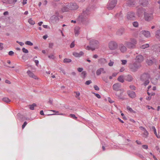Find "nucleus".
<instances>
[{"instance_id":"f257e3e1","label":"nucleus","mask_w":160,"mask_h":160,"mask_svg":"<svg viewBox=\"0 0 160 160\" xmlns=\"http://www.w3.org/2000/svg\"><path fill=\"white\" fill-rule=\"evenodd\" d=\"M137 44V41L134 38H131L130 41H126L124 42L125 45L129 48H135Z\"/></svg>"},{"instance_id":"f03ea898","label":"nucleus","mask_w":160,"mask_h":160,"mask_svg":"<svg viewBox=\"0 0 160 160\" xmlns=\"http://www.w3.org/2000/svg\"><path fill=\"white\" fill-rule=\"evenodd\" d=\"M150 78V76L148 73H145L142 74L141 76L140 80L142 82H144L143 85L146 86L148 85L149 82V78Z\"/></svg>"},{"instance_id":"7ed1b4c3","label":"nucleus","mask_w":160,"mask_h":160,"mask_svg":"<svg viewBox=\"0 0 160 160\" xmlns=\"http://www.w3.org/2000/svg\"><path fill=\"white\" fill-rule=\"evenodd\" d=\"M142 66L141 64L140 63H137L134 62L132 64L129 65V68L130 70L133 72H137L138 69L140 68Z\"/></svg>"},{"instance_id":"20e7f679","label":"nucleus","mask_w":160,"mask_h":160,"mask_svg":"<svg viewBox=\"0 0 160 160\" xmlns=\"http://www.w3.org/2000/svg\"><path fill=\"white\" fill-rule=\"evenodd\" d=\"M88 15V10L84 11L79 16V19L82 22L86 21L87 19V16Z\"/></svg>"},{"instance_id":"39448f33","label":"nucleus","mask_w":160,"mask_h":160,"mask_svg":"<svg viewBox=\"0 0 160 160\" xmlns=\"http://www.w3.org/2000/svg\"><path fill=\"white\" fill-rule=\"evenodd\" d=\"M90 45L91 46L92 51L94 50L96 48H98L99 45V42L96 40H93L90 41Z\"/></svg>"},{"instance_id":"423d86ee","label":"nucleus","mask_w":160,"mask_h":160,"mask_svg":"<svg viewBox=\"0 0 160 160\" xmlns=\"http://www.w3.org/2000/svg\"><path fill=\"white\" fill-rule=\"evenodd\" d=\"M117 1L116 0H112L110 1L107 6V8L109 10L112 9L115 6Z\"/></svg>"},{"instance_id":"0eeeda50","label":"nucleus","mask_w":160,"mask_h":160,"mask_svg":"<svg viewBox=\"0 0 160 160\" xmlns=\"http://www.w3.org/2000/svg\"><path fill=\"white\" fill-rule=\"evenodd\" d=\"M117 43L115 41H111L108 43V47L111 50H114L118 48Z\"/></svg>"},{"instance_id":"6e6552de","label":"nucleus","mask_w":160,"mask_h":160,"mask_svg":"<svg viewBox=\"0 0 160 160\" xmlns=\"http://www.w3.org/2000/svg\"><path fill=\"white\" fill-rule=\"evenodd\" d=\"M126 18L128 20H134L135 18V13L131 11L128 12L126 15Z\"/></svg>"},{"instance_id":"1a4fd4ad","label":"nucleus","mask_w":160,"mask_h":160,"mask_svg":"<svg viewBox=\"0 0 160 160\" xmlns=\"http://www.w3.org/2000/svg\"><path fill=\"white\" fill-rule=\"evenodd\" d=\"M144 16L145 20L149 21L153 18L152 13H148L147 12H144Z\"/></svg>"},{"instance_id":"9d476101","label":"nucleus","mask_w":160,"mask_h":160,"mask_svg":"<svg viewBox=\"0 0 160 160\" xmlns=\"http://www.w3.org/2000/svg\"><path fill=\"white\" fill-rule=\"evenodd\" d=\"M135 60V62L141 64L144 60V57L142 55L140 54L136 56Z\"/></svg>"},{"instance_id":"9b49d317","label":"nucleus","mask_w":160,"mask_h":160,"mask_svg":"<svg viewBox=\"0 0 160 160\" xmlns=\"http://www.w3.org/2000/svg\"><path fill=\"white\" fill-rule=\"evenodd\" d=\"M68 6H69L70 10H75L78 8V6L77 4L74 2L68 3Z\"/></svg>"},{"instance_id":"f8f14e48","label":"nucleus","mask_w":160,"mask_h":160,"mask_svg":"<svg viewBox=\"0 0 160 160\" xmlns=\"http://www.w3.org/2000/svg\"><path fill=\"white\" fill-rule=\"evenodd\" d=\"M50 21L53 23L58 22L59 20L58 17L54 15L52 16L50 18Z\"/></svg>"},{"instance_id":"ddd939ff","label":"nucleus","mask_w":160,"mask_h":160,"mask_svg":"<svg viewBox=\"0 0 160 160\" xmlns=\"http://www.w3.org/2000/svg\"><path fill=\"white\" fill-rule=\"evenodd\" d=\"M61 10L63 12H68L70 10L69 6H68V4L62 5Z\"/></svg>"},{"instance_id":"4468645a","label":"nucleus","mask_w":160,"mask_h":160,"mask_svg":"<svg viewBox=\"0 0 160 160\" xmlns=\"http://www.w3.org/2000/svg\"><path fill=\"white\" fill-rule=\"evenodd\" d=\"M121 85L119 83H116L114 84L112 86L113 89L115 91H118L120 90Z\"/></svg>"},{"instance_id":"2eb2a0df","label":"nucleus","mask_w":160,"mask_h":160,"mask_svg":"<svg viewBox=\"0 0 160 160\" xmlns=\"http://www.w3.org/2000/svg\"><path fill=\"white\" fill-rule=\"evenodd\" d=\"M119 48L120 51L122 53L125 52L127 50V48L122 44L119 45Z\"/></svg>"},{"instance_id":"dca6fc26","label":"nucleus","mask_w":160,"mask_h":160,"mask_svg":"<svg viewBox=\"0 0 160 160\" xmlns=\"http://www.w3.org/2000/svg\"><path fill=\"white\" fill-rule=\"evenodd\" d=\"M140 33L146 38H148L150 36V33L148 31L142 30L141 32Z\"/></svg>"},{"instance_id":"f3484780","label":"nucleus","mask_w":160,"mask_h":160,"mask_svg":"<svg viewBox=\"0 0 160 160\" xmlns=\"http://www.w3.org/2000/svg\"><path fill=\"white\" fill-rule=\"evenodd\" d=\"M145 9L142 8H139L138 9L137 11V14L138 16L140 17L142 13L144 12Z\"/></svg>"},{"instance_id":"a211bd4d","label":"nucleus","mask_w":160,"mask_h":160,"mask_svg":"<svg viewBox=\"0 0 160 160\" xmlns=\"http://www.w3.org/2000/svg\"><path fill=\"white\" fill-rule=\"evenodd\" d=\"M128 95L131 98H134L136 97L135 92L132 91H128L127 92Z\"/></svg>"},{"instance_id":"6ab92c4d","label":"nucleus","mask_w":160,"mask_h":160,"mask_svg":"<svg viewBox=\"0 0 160 160\" xmlns=\"http://www.w3.org/2000/svg\"><path fill=\"white\" fill-rule=\"evenodd\" d=\"M140 4L143 6H146L148 4V1L147 0H140Z\"/></svg>"},{"instance_id":"aec40b11","label":"nucleus","mask_w":160,"mask_h":160,"mask_svg":"<svg viewBox=\"0 0 160 160\" xmlns=\"http://www.w3.org/2000/svg\"><path fill=\"white\" fill-rule=\"evenodd\" d=\"M155 61V60L154 58H153L152 59H147L146 60V63L149 65H152L153 64Z\"/></svg>"},{"instance_id":"412c9836","label":"nucleus","mask_w":160,"mask_h":160,"mask_svg":"<svg viewBox=\"0 0 160 160\" xmlns=\"http://www.w3.org/2000/svg\"><path fill=\"white\" fill-rule=\"evenodd\" d=\"M80 29V28L78 27H76L75 28L74 32L76 36L77 37L79 35Z\"/></svg>"},{"instance_id":"4be33fe9","label":"nucleus","mask_w":160,"mask_h":160,"mask_svg":"<svg viewBox=\"0 0 160 160\" xmlns=\"http://www.w3.org/2000/svg\"><path fill=\"white\" fill-rule=\"evenodd\" d=\"M125 80L128 82H131L133 80L132 76L130 75H128L125 76Z\"/></svg>"},{"instance_id":"5701e85b","label":"nucleus","mask_w":160,"mask_h":160,"mask_svg":"<svg viewBox=\"0 0 160 160\" xmlns=\"http://www.w3.org/2000/svg\"><path fill=\"white\" fill-rule=\"evenodd\" d=\"M27 73L30 77H32L35 79H36V76L30 70H28L27 72Z\"/></svg>"},{"instance_id":"b1692460","label":"nucleus","mask_w":160,"mask_h":160,"mask_svg":"<svg viewBox=\"0 0 160 160\" xmlns=\"http://www.w3.org/2000/svg\"><path fill=\"white\" fill-rule=\"evenodd\" d=\"M135 3V0H130L128 1L127 4L130 6H132Z\"/></svg>"},{"instance_id":"393cba45","label":"nucleus","mask_w":160,"mask_h":160,"mask_svg":"<svg viewBox=\"0 0 160 160\" xmlns=\"http://www.w3.org/2000/svg\"><path fill=\"white\" fill-rule=\"evenodd\" d=\"M98 62L101 64H104L106 63V60L105 58H101L99 59Z\"/></svg>"},{"instance_id":"a878e982","label":"nucleus","mask_w":160,"mask_h":160,"mask_svg":"<svg viewBox=\"0 0 160 160\" xmlns=\"http://www.w3.org/2000/svg\"><path fill=\"white\" fill-rule=\"evenodd\" d=\"M124 32V30L123 29H118L116 33L117 35L121 36L122 35Z\"/></svg>"},{"instance_id":"bb28decb","label":"nucleus","mask_w":160,"mask_h":160,"mask_svg":"<svg viewBox=\"0 0 160 160\" xmlns=\"http://www.w3.org/2000/svg\"><path fill=\"white\" fill-rule=\"evenodd\" d=\"M155 36L157 38L160 39V30H157L156 32Z\"/></svg>"},{"instance_id":"cd10ccee","label":"nucleus","mask_w":160,"mask_h":160,"mask_svg":"<svg viewBox=\"0 0 160 160\" xmlns=\"http://www.w3.org/2000/svg\"><path fill=\"white\" fill-rule=\"evenodd\" d=\"M118 80L121 82H124L123 76H119L118 78Z\"/></svg>"},{"instance_id":"c85d7f7f","label":"nucleus","mask_w":160,"mask_h":160,"mask_svg":"<svg viewBox=\"0 0 160 160\" xmlns=\"http://www.w3.org/2000/svg\"><path fill=\"white\" fill-rule=\"evenodd\" d=\"M29 23L32 25H33L35 24V21L32 19V18H29L28 21Z\"/></svg>"},{"instance_id":"c756f323","label":"nucleus","mask_w":160,"mask_h":160,"mask_svg":"<svg viewBox=\"0 0 160 160\" xmlns=\"http://www.w3.org/2000/svg\"><path fill=\"white\" fill-rule=\"evenodd\" d=\"M2 100L6 103H9L11 100L8 98H2Z\"/></svg>"},{"instance_id":"7c9ffc66","label":"nucleus","mask_w":160,"mask_h":160,"mask_svg":"<svg viewBox=\"0 0 160 160\" xmlns=\"http://www.w3.org/2000/svg\"><path fill=\"white\" fill-rule=\"evenodd\" d=\"M72 60L71 59L69 58H65L63 60V62L64 63H69L71 62Z\"/></svg>"},{"instance_id":"2f4dec72","label":"nucleus","mask_w":160,"mask_h":160,"mask_svg":"<svg viewBox=\"0 0 160 160\" xmlns=\"http://www.w3.org/2000/svg\"><path fill=\"white\" fill-rule=\"evenodd\" d=\"M149 47V45L148 44H145L141 46L140 48L142 49H145V48H148Z\"/></svg>"},{"instance_id":"473e14b6","label":"nucleus","mask_w":160,"mask_h":160,"mask_svg":"<svg viewBox=\"0 0 160 160\" xmlns=\"http://www.w3.org/2000/svg\"><path fill=\"white\" fill-rule=\"evenodd\" d=\"M29 108L32 110L34 109V107L36 106V104L35 103H33L32 105L29 106Z\"/></svg>"},{"instance_id":"72a5a7b5","label":"nucleus","mask_w":160,"mask_h":160,"mask_svg":"<svg viewBox=\"0 0 160 160\" xmlns=\"http://www.w3.org/2000/svg\"><path fill=\"white\" fill-rule=\"evenodd\" d=\"M143 137L146 138L147 137L148 135V132L146 130L145 131H143Z\"/></svg>"},{"instance_id":"f704fd0d","label":"nucleus","mask_w":160,"mask_h":160,"mask_svg":"<svg viewBox=\"0 0 160 160\" xmlns=\"http://www.w3.org/2000/svg\"><path fill=\"white\" fill-rule=\"evenodd\" d=\"M25 44L29 46H32L33 45V43L30 41H27L26 42Z\"/></svg>"},{"instance_id":"c9c22d12","label":"nucleus","mask_w":160,"mask_h":160,"mask_svg":"<svg viewBox=\"0 0 160 160\" xmlns=\"http://www.w3.org/2000/svg\"><path fill=\"white\" fill-rule=\"evenodd\" d=\"M133 26L135 27H138V23L137 22H133Z\"/></svg>"},{"instance_id":"e433bc0d","label":"nucleus","mask_w":160,"mask_h":160,"mask_svg":"<svg viewBox=\"0 0 160 160\" xmlns=\"http://www.w3.org/2000/svg\"><path fill=\"white\" fill-rule=\"evenodd\" d=\"M69 117L71 118H73V119H76L77 118V117H76L75 116V115L74 114H70L69 115Z\"/></svg>"},{"instance_id":"4c0bfd02","label":"nucleus","mask_w":160,"mask_h":160,"mask_svg":"<svg viewBox=\"0 0 160 160\" xmlns=\"http://www.w3.org/2000/svg\"><path fill=\"white\" fill-rule=\"evenodd\" d=\"M81 74L82 75V77L83 78H84L86 77V73L85 71H83L82 72Z\"/></svg>"},{"instance_id":"58836bf2","label":"nucleus","mask_w":160,"mask_h":160,"mask_svg":"<svg viewBox=\"0 0 160 160\" xmlns=\"http://www.w3.org/2000/svg\"><path fill=\"white\" fill-rule=\"evenodd\" d=\"M102 72L101 70L100 69V68L98 69L96 72V74L98 76Z\"/></svg>"},{"instance_id":"ea45409f","label":"nucleus","mask_w":160,"mask_h":160,"mask_svg":"<svg viewBox=\"0 0 160 160\" xmlns=\"http://www.w3.org/2000/svg\"><path fill=\"white\" fill-rule=\"evenodd\" d=\"M63 115V116H65L66 115L64 113H54V114H48V115Z\"/></svg>"},{"instance_id":"a19ab883","label":"nucleus","mask_w":160,"mask_h":160,"mask_svg":"<svg viewBox=\"0 0 160 160\" xmlns=\"http://www.w3.org/2000/svg\"><path fill=\"white\" fill-rule=\"evenodd\" d=\"M22 52L24 53H27L28 52V50L24 48H22Z\"/></svg>"},{"instance_id":"79ce46f5","label":"nucleus","mask_w":160,"mask_h":160,"mask_svg":"<svg viewBox=\"0 0 160 160\" xmlns=\"http://www.w3.org/2000/svg\"><path fill=\"white\" fill-rule=\"evenodd\" d=\"M48 58L50 59H54L55 58V57L54 56V55L53 54H51L48 56Z\"/></svg>"},{"instance_id":"37998d69","label":"nucleus","mask_w":160,"mask_h":160,"mask_svg":"<svg viewBox=\"0 0 160 160\" xmlns=\"http://www.w3.org/2000/svg\"><path fill=\"white\" fill-rule=\"evenodd\" d=\"M92 93L93 94H94L95 96L98 98H101V96L100 95L98 94V93H96L94 92H92Z\"/></svg>"},{"instance_id":"c03bdc74","label":"nucleus","mask_w":160,"mask_h":160,"mask_svg":"<svg viewBox=\"0 0 160 160\" xmlns=\"http://www.w3.org/2000/svg\"><path fill=\"white\" fill-rule=\"evenodd\" d=\"M129 88L131 90H136V88L134 85H130L129 86Z\"/></svg>"},{"instance_id":"a18cd8bd","label":"nucleus","mask_w":160,"mask_h":160,"mask_svg":"<svg viewBox=\"0 0 160 160\" xmlns=\"http://www.w3.org/2000/svg\"><path fill=\"white\" fill-rule=\"evenodd\" d=\"M127 109L131 112H134V111L132 110V109L129 106L127 107Z\"/></svg>"},{"instance_id":"49530a36","label":"nucleus","mask_w":160,"mask_h":160,"mask_svg":"<svg viewBox=\"0 0 160 160\" xmlns=\"http://www.w3.org/2000/svg\"><path fill=\"white\" fill-rule=\"evenodd\" d=\"M121 61L122 62V64L123 65L126 64L127 62V60H122Z\"/></svg>"},{"instance_id":"de8ad7c7","label":"nucleus","mask_w":160,"mask_h":160,"mask_svg":"<svg viewBox=\"0 0 160 160\" xmlns=\"http://www.w3.org/2000/svg\"><path fill=\"white\" fill-rule=\"evenodd\" d=\"M73 55L75 57H79V55L78 53L76 52H74L73 53Z\"/></svg>"},{"instance_id":"09e8293b","label":"nucleus","mask_w":160,"mask_h":160,"mask_svg":"<svg viewBox=\"0 0 160 160\" xmlns=\"http://www.w3.org/2000/svg\"><path fill=\"white\" fill-rule=\"evenodd\" d=\"M92 83V81L90 80H88L85 82V84L87 85H89Z\"/></svg>"},{"instance_id":"8fccbe9b","label":"nucleus","mask_w":160,"mask_h":160,"mask_svg":"<svg viewBox=\"0 0 160 160\" xmlns=\"http://www.w3.org/2000/svg\"><path fill=\"white\" fill-rule=\"evenodd\" d=\"M75 46L74 41L72 42L70 45V47L71 48H73Z\"/></svg>"},{"instance_id":"3c124183","label":"nucleus","mask_w":160,"mask_h":160,"mask_svg":"<svg viewBox=\"0 0 160 160\" xmlns=\"http://www.w3.org/2000/svg\"><path fill=\"white\" fill-rule=\"evenodd\" d=\"M53 43H50L49 44V48H52L53 47Z\"/></svg>"},{"instance_id":"603ef678","label":"nucleus","mask_w":160,"mask_h":160,"mask_svg":"<svg viewBox=\"0 0 160 160\" xmlns=\"http://www.w3.org/2000/svg\"><path fill=\"white\" fill-rule=\"evenodd\" d=\"M113 62L112 61L110 60V62L108 63V65L110 66H113Z\"/></svg>"},{"instance_id":"864d4df0","label":"nucleus","mask_w":160,"mask_h":160,"mask_svg":"<svg viewBox=\"0 0 160 160\" xmlns=\"http://www.w3.org/2000/svg\"><path fill=\"white\" fill-rule=\"evenodd\" d=\"M14 52L12 51H9L8 52V54L10 56H12L13 55Z\"/></svg>"},{"instance_id":"5fc2aeb1","label":"nucleus","mask_w":160,"mask_h":160,"mask_svg":"<svg viewBox=\"0 0 160 160\" xmlns=\"http://www.w3.org/2000/svg\"><path fill=\"white\" fill-rule=\"evenodd\" d=\"M94 89L98 91L99 90V88L96 85H95L94 86Z\"/></svg>"},{"instance_id":"6e6d98bb","label":"nucleus","mask_w":160,"mask_h":160,"mask_svg":"<svg viewBox=\"0 0 160 160\" xmlns=\"http://www.w3.org/2000/svg\"><path fill=\"white\" fill-rule=\"evenodd\" d=\"M27 123L26 122H25L22 125V129H23L27 125Z\"/></svg>"},{"instance_id":"4d7b16f0","label":"nucleus","mask_w":160,"mask_h":160,"mask_svg":"<svg viewBox=\"0 0 160 160\" xmlns=\"http://www.w3.org/2000/svg\"><path fill=\"white\" fill-rule=\"evenodd\" d=\"M83 70L82 68H78V70L79 72H82Z\"/></svg>"},{"instance_id":"13d9d810","label":"nucleus","mask_w":160,"mask_h":160,"mask_svg":"<svg viewBox=\"0 0 160 160\" xmlns=\"http://www.w3.org/2000/svg\"><path fill=\"white\" fill-rule=\"evenodd\" d=\"M100 69L101 70V72L103 73H106V71L104 70L103 68H100Z\"/></svg>"},{"instance_id":"bf43d9fd","label":"nucleus","mask_w":160,"mask_h":160,"mask_svg":"<svg viewBox=\"0 0 160 160\" xmlns=\"http://www.w3.org/2000/svg\"><path fill=\"white\" fill-rule=\"evenodd\" d=\"M139 128L141 130H142L143 132L146 130L142 126L140 127Z\"/></svg>"},{"instance_id":"052dcab7","label":"nucleus","mask_w":160,"mask_h":160,"mask_svg":"<svg viewBox=\"0 0 160 160\" xmlns=\"http://www.w3.org/2000/svg\"><path fill=\"white\" fill-rule=\"evenodd\" d=\"M86 49H87V50H92V49H91V46H87L86 48Z\"/></svg>"},{"instance_id":"680f3d73","label":"nucleus","mask_w":160,"mask_h":160,"mask_svg":"<svg viewBox=\"0 0 160 160\" xmlns=\"http://www.w3.org/2000/svg\"><path fill=\"white\" fill-rule=\"evenodd\" d=\"M142 147L146 149H147L148 148V146L147 145H143Z\"/></svg>"},{"instance_id":"e2e57ef3","label":"nucleus","mask_w":160,"mask_h":160,"mask_svg":"<svg viewBox=\"0 0 160 160\" xmlns=\"http://www.w3.org/2000/svg\"><path fill=\"white\" fill-rule=\"evenodd\" d=\"M2 45V43H0V50H2L3 49V48Z\"/></svg>"},{"instance_id":"0e129e2a","label":"nucleus","mask_w":160,"mask_h":160,"mask_svg":"<svg viewBox=\"0 0 160 160\" xmlns=\"http://www.w3.org/2000/svg\"><path fill=\"white\" fill-rule=\"evenodd\" d=\"M146 107L147 108H148V109H152V110H154V109L153 107H150V106H148V105L147 106H146Z\"/></svg>"},{"instance_id":"69168bd1","label":"nucleus","mask_w":160,"mask_h":160,"mask_svg":"<svg viewBox=\"0 0 160 160\" xmlns=\"http://www.w3.org/2000/svg\"><path fill=\"white\" fill-rule=\"evenodd\" d=\"M78 54H79V57H80L81 56L83 55V54H84V53L82 52L81 51V52H80L78 53Z\"/></svg>"},{"instance_id":"338daca9","label":"nucleus","mask_w":160,"mask_h":160,"mask_svg":"<svg viewBox=\"0 0 160 160\" xmlns=\"http://www.w3.org/2000/svg\"><path fill=\"white\" fill-rule=\"evenodd\" d=\"M121 115L123 117V119H125V120H126L127 119L126 117L124 116V114L123 113H122L121 114Z\"/></svg>"},{"instance_id":"774afa93","label":"nucleus","mask_w":160,"mask_h":160,"mask_svg":"<svg viewBox=\"0 0 160 160\" xmlns=\"http://www.w3.org/2000/svg\"><path fill=\"white\" fill-rule=\"evenodd\" d=\"M5 82L6 83H8V84H10L11 83V82L10 81H9V80H5Z\"/></svg>"}]
</instances>
